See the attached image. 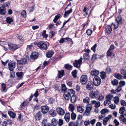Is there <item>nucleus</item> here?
<instances>
[{"label": "nucleus", "instance_id": "26", "mask_svg": "<svg viewBox=\"0 0 126 126\" xmlns=\"http://www.w3.org/2000/svg\"><path fill=\"white\" fill-rule=\"evenodd\" d=\"M115 20L116 23H118L119 24H121L122 23V18L120 16L117 17L115 19Z\"/></svg>", "mask_w": 126, "mask_h": 126}, {"label": "nucleus", "instance_id": "61", "mask_svg": "<svg viewBox=\"0 0 126 126\" xmlns=\"http://www.w3.org/2000/svg\"><path fill=\"white\" fill-rule=\"evenodd\" d=\"M77 73V70H74L72 72V75L74 78H75L76 77Z\"/></svg>", "mask_w": 126, "mask_h": 126}, {"label": "nucleus", "instance_id": "37", "mask_svg": "<svg viewBox=\"0 0 126 126\" xmlns=\"http://www.w3.org/2000/svg\"><path fill=\"white\" fill-rule=\"evenodd\" d=\"M61 16L60 14H58L57 15L55 16L53 21L55 23L60 18Z\"/></svg>", "mask_w": 126, "mask_h": 126}, {"label": "nucleus", "instance_id": "32", "mask_svg": "<svg viewBox=\"0 0 126 126\" xmlns=\"http://www.w3.org/2000/svg\"><path fill=\"white\" fill-rule=\"evenodd\" d=\"M8 113L10 116L13 118L15 117L16 114L12 111H8Z\"/></svg>", "mask_w": 126, "mask_h": 126}, {"label": "nucleus", "instance_id": "10", "mask_svg": "<svg viewBox=\"0 0 126 126\" xmlns=\"http://www.w3.org/2000/svg\"><path fill=\"white\" fill-rule=\"evenodd\" d=\"M89 10H87L86 7H84V8L83 10V12L84 13V15L86 17H88L90 15V14L91 11H89Z\"/></svg>", "mask_w": 126, "mask_h": 126}, {"label": "nucleus", "instance_id": "48", "mask_svg": "<svg viewBox=\"0 0 126 126\" xmlns=\"http://www.w3.org/2000/svg\"><path fill=\"white\" fill-rule=\"evenodd\" d=\"M28 102L27 101H24L23 103H22L21 105V106L22 108L26 106L28 104Z\"/></svg>", "mask_w": 126, "mask_h": 126}, {"label": "nucleus", "instance_id": "31", "mask_svg": "<svg viewBox=\"0 0 126 126\" xmlns=\"http://www.w3.org/2000/svg\"><path fill=\"white\" fill-rule=\"evenodd\" d=\"M83 57L84 59L89 60L90 59L89 54L87 53H84L83 54Z\"/></svg>", "mask_w": 126, "mask_h": 126}, {"label": "nucleus", "instance_id": "7", "mask_svg": "<svg viewBox=\"0 0 126 126\" xmlns=\"http://www.w3.org/2000/svg\"><path fill=\"white\" fill-rule=\"evenodd\" d=\"M16 65V62L14 61L9 62L8 63L9 69L10 71H12Z\"/></svg>", "mask_w": 126, "mask_h": 126}, {"label": "nucleus", "instance_id": "1", "mask_svg": "<svg viewBox=\"0 0 126 126\" xmlns=\"http://www.w3.org/2000/svg\"><path fill=\"white\" fill-rule=\"evenodd\" d=\"M75 94V92L72 89H69L67 92L63 94V97L66 100H68L71 97V95Z\"/></svg>", "mask_w": 126, "mask_h": 126}, {"label": "nucleus", "instance_id": "53", "mask_svg": "<svg viewBox=\"0 0 126 126\" xmlns=\"http://www.w3.org/2000/svg\"><path fill=\"white\" fill-rule=\"evenodd\" d=\"M1 90L2 91V92H4L5 91V89L6 85L4 83H2L1 85Z\"/></svg>", "mask_w": 126, "mask_h": 126}, {"label": "nucleus", "instance_id": "19", "mask_svg": "<svg viewBox=\"0 0 126 126\" xmlns=\"http://www.w3.org/2000/svg\"><path fill=\"white\" fill-rule=\"evenodd\" d=\"M18 63L20 64H25L27 62L26 59L25 58H22L20 60H17Z\"/></svg>", "mask_w": 126, "mask_h": 126}, {"label": "nucleus", "instance_id": "3", "mask_svg": "<svg viewBox=\"0 0 126 126\" xmlns=\"http://www.w3.org/2000/svg\"><path fill=\"white\" fill-rule=\"evenodd\" d=\"M82 57H81L78 60H75V62L73 63L74 66L77 68L79 67L82 63Z\"/></svg>", "mask_w": 126, "mask_h": 126}, {"label": "nucleus", "instance_id": "62", "mask_svg": "<svg viewBox=\"0 0 126 126\" xmlns=\"http://www.w3.org/2000/svg\"><path fill=\"white\" fill-rule=\"evenodd\" d=\"M114 48V46L113 44H112L110 46V48L109 49V50H111L113 51Z\"/></svg>", "mask_w": 126, "mask_h": 126}, {"label": "nucleus", "instance_id": "40", "mask_svg": "<svg viewBox=\"0 0 126 126\" xmlns=\"http://www.w3.org/2000/svg\"><path fill=\"white\" fill-rule=\"evenodd\" d=\"M53 54V52L50 51L48 52L47 54V57L50 58L51 57Z\"/></svg>", "mask_w": 126, "mask_h": 126}, {"label": "nucleus", "instance_id": "21", "mask_svg": "<svg viewBox=\"0 0 126 126\" xmlns=\"http://www.w3.org/2000/svg\"><path fill=\"white\" fill-rule=\"evenodd\" d=\"M112 29L111 27L110 26H107L105 28V31L108 33H110L112 31Z\"/></svg>", "mask_w": 126, "mask_h": 126}, {"label": "nucleus", "instance_id": "28", "mask_svg": "<svg viewBox=\"0 0 126 126\" xmlns=\"http://www.w3.org/2000/svg\"><path fill=\"white\" fill-rule=\"evenodd\" d=\"M113 76L116 79L119 80L121 79H122V75L119 74H114Z\"/></svg>", "mask_w": 126, "mask_h": 126}, {"label": "nucleus", "instance_id": "4", "mask_svg": "<svg viewBox=\"0 0 126 126\" xmlns=\"http://www.w3.org/2000/svg\"><path fill=\"white\" fill-rule=\"evenodd\" d=\"M93 82V84L95 86H98L101 83V79L99 77H95L94 78Z\"/></svg>", "mask_w": 126, "mask_h": 126}, {"label": "nucleus", "instance_id": "18", "mask_svg": "<svg viewBox=\"0 0 126 126\" xmlns=\"http://www.w3.org/2000/svg\"><path fill=\"white\" fill-rule=\"evenodd\" d=\"M5 8L3 6L0 7V14L4 15L5 13Z\"/></svg>", "mask_w": 126, "mask_h": 126}, {"label": "nucleus", "instance_id": "43", "mask_svg": "<svg viewBox=\"0 0 126 126\" xmlns=\"http://www.w3.org/2000/svg\"><path fill=\"white\" fill-rule=\"evenodd\" d=\"M65 67L66 69L70 70L72 68V66L68 64H66L65 65Z\"/></svg>", "mask_w": 126, "mask_h": 126}, {"label": "nucleus", "instance_id": "11", "mask_svg": "<svg viewBox=\"0 0 126 126\" xmlns=\"http://www.w3.org/2000/svg\"><path fill=\"white\" fill-rule=\"evenodd\" d=\"M56 110L58 113L60 115H63L65 113L64 110L60 107L57 108H56Z\"/></svg>", "mask_w": 126, "mask_h": 126}, {"label": "nucleus", "instance_id": "8", "mask_svg": "<svg viewBox=\"0 0 126 126\" xmlns=\"http://www.w3.org/2000/svg\"><path fill=\"white\" fill-rule=\"evenodd\" d=\"M99 92L98 90L91 91L89 94L90 96L92 98H95L98 94Z\"/></svg>", "mask_w": 126, "mask_h": 126}, {"label": "nucleus", "instance_id": "45", "mask_svg": "<svg viewBox=\"0 0 126 126\" xmlns=\"http://www.w3.org/2000/svg\"><path fill=\"white\" fill-rule=\"evenodd\" d=\"M21 16L25 18L27 16L26 11L25 10H23L21 14Z\"/></svg>", "mask_w": 126, "mask_h": 126}, {"label": "nucleus", "instance_id": "39", "mask_svg": "<svg viewBox=\"0 0 126 126\" xmlns=\"http://www.w3.org/2000/svg\"><path fill=\"white\" fill-rule=\"evenodd\" d=\"M104 98V96L103 95L100 94L99 95L98 97H97L96 99H97V100L101 101Z\"/></svg>", "mask_w": 126, "mask_h": 126}, {"label": "nucleus", "instance_id": "55", "mask_svg": "<svg viewBox=\"0 0 126 126\" xmlns=\"http://www.w3.org/2000/svg\"><path fill=\"white\" fill-rule=\"evenodd\" d=\"M109 120H108L107 117H105L103 120V124L104 125H106L107 124V122Z\"/></svg>", "mask_w": 126, "mask_h": 126}, {"label": "nucleus", "instance_id": "15", "mask_svg": "<svg viewBox=\"0 0 126 126\" xmlns=\"http://www.w3.org/2000/svg\"><path fill=\"white\" fill-rule=\"evenodd\" d=\"M99 71L96 69H94L92 70L91 72V75L93 76H96L99 74Z\"/></svg>", "mask_w": 126, "mask_h": 126}, {"label": "nucleus", "instance_id": "5", "mask_svg": "<svg viewBox=\"0 0 126 126\" xmlns=\"http://www.w3.org/2000/svg\"><path fill=\"white\" fill-rule=\"evenodd\" d=\"M8 45L9 49L12 51L15 50L18 48V45L11 43H8Z\"/></svg>", "mask_w": 126, "mask_h": 126}, {"label": "nucleus", "instance_id": "25", "mask_svg": "<svg viewBox=\"0 0 126 126\" xmlns=\"http://www.w3.org/2000/svg\"><path fill=\"white\" fill-rule=\"evenodd\" d=\"M112 51L108 50L107 52V55L109 56L113 57L114 56L115 54L114 53H112Z\"/></svg>", "mask_w": 126, "mask_h": 126}, {"label": "nucleus", "instance_id": "49", "mask_svg": "<svg viewBox=\"0 0 126 126\" xmlns=\"http://www.w3.org/2000/svg\"><path fill=\"white\" fill-rule=\"evenodd\" d=\"M125 108L124 107H122L120 109L119 113L120 114H123L125 111Z\"/></svg>", "mask_w": 126, "mask_h": 126}, {"label": "nucleus", "instance_id": "9", "mask_svg": "<svg viewBox=\"0 0 126 126\" xmlns=\"http://www.w3.org/2000/svg\"><path fill=\"white\" fill-rule=\"evenodd\" d=\"M87 80V77L86 75H82L80 78V82L81 84H85L86 83Z\"/></svg>", "mask_w": 126, "mask_h": 126}, {"label": "nucleus", "instance_id": "44", "mask_svg": "<svg viewBox=\"0 0 126 126\" xmlns=\"http://www.w3.org/2000/svg\"><path fill=\"white\" fill-rule=\"evenodd\" d=\"M113 97L112 95L109 94L106 96V99L111 101V99Z\"/></svg>", "mask_w": 126, "mask_h": 126}, {"label": "nucleus", "instance_id": "13", "mask_svg": "<svg viewBox=\"0 0 126 126\" xmlns=\"http://www.w3.org/2000/svg\"><path fill=\"white\" fill-rule=\"evenodd\" d=\"M77 109L78 112L80 113H82L84 110L85 108L83 106L79 105L77 106Z\"/></svg>", "mask_w": 126, "mask_h": 126}, {"label": "nucleus", "instance_id": "38", "mask_svg": "<svg viewBox=\"0 0 126 126\" xmlns=\"http://www.w3.org/2000/svg\"><path fill=\"white\" fill-rule=\"evenodd\" d=\"M90 101V98L87 97L83 99V101L84 103H89Z\"/></svg>", "mask_w": 126, "mask_h": 126}, {"label": "nucleus", "instance_id": "58", "mask_svg": "<svg viewBox=\"0 0 126 126\" xmlns=\"http://www.w3.org/2000/svg\"><path fill=\"white\" fill-rule=\"evenodd\" d=\"M92 32V30L90 29H88L86 31V33L88 35H91Z\"/></svg>", "mask_w": 126, "mask_h": 126}, {"label": "nucleus", "instance_id": "27", "mask_svg": "<svg viewBox=\"0 0 126 126\" xmlns=\"http://www.w3.org/2000/svg\"><path fill=\"white\" fill-rule=\"evenodd\" d=\"M49 113L50 115L53 117L56 116V113L55 110L53 109L50 110L49 112Z\"/></svg>", "mask_w": 126, "mask_h": 126}, {"label": "nucleus", "instance_id": "35", "mask_svg": "<svg viewBox=\"0 0 126 126\" xmlns=\"http://www.w3.org/2000/svg\"><path fill=\"white\" fill-rule=\"evenodd\" d=\"M6 21L7 23L10 24L13 21V20L11 17H8L6 18Z\"/></svg>", "mask_w": 126, "mask_h": 126}, {"label": "nucleus", "instance_id": "24", "mask_svg": "<svg viewBox=\"0 0 126 126\" xmlns=\"http://www.w3.org/2000/svg\"><path fill=\"white\" fill-rule=\"evenodd\" d=\"M41 116V114L40 111H38L36 114L35 118L37 120H39L40 119Z\"/></svg>", "mask_w": 126, "mask_h": 126}, {"label": "nucleus", "instance_id": "56", "mask_svg": "<svg viewBox=\"0 0 126 126\" xmlns=\"http://www.w3.org/2000/svg\"><path fill=\"white\" fill-rule=\"evenodd\" d=\"M96 59V55L95 54H93L91 58V60L93 62Z\"/></svg>", "mask_w": 126, "mask_h": 126}, {"label": "nucleus", "instance_id": "36", "mask_svg": "<svg viewBox=\"0 0 126 126\" xmlns=\"http://www.w3.org/2000/svg\"><path fill=\"white\" fill-rule=\"evenodd\" d=\"M114 101V103L117 104L119 102V98L118 96H115L113 98Z\"/></svg>", "mask_w": 126, "mask_h": 126}, {"label": "nucleus", "instance_id": "63", "mask_svg": "<svg viewBox=\"0 0 126 126\" xmlns=\"http://www.w3.org/2000/svg\"><path fill=\"white\" fill-rule=\"evenodd\" d=\"M97 45L96 44H95L93 47H91V49L93 50L94 52L95 51V49Z\"/></svg>", "mask_w": 126, "mask_h": 126}, {"label": "nucleus", "instance_id": "52", "mask_svg": "<svg viewBox=\"0 0 126 126\" xmlns=\"http://www.w3.org/2000/svg\"><path fill=\"white\" fill-rule=\"evenodd\" d=\"M118 80L116 79H114L111 81V83L114 85H117L118 84Z\"/></svg>", "mask_w": 126, "mask_h": 126}, {"label": "nucleus", "instance_id": "12", "mask_svg": "<svg viewBox=\"0 0 126 126\" xmlns=\"http://www.w3.org/2000/svg\"><path fill=\"white\" fill-rule=\"evenodd\" d=\"M41 110L42 113L46 114L48 111L49 108L47 106H43L41 107Z\"/></svg>", "mask_w": 126, "mask_h": 126}, {"label": "nucleus", "instance_id": "51", "mask_svg": "<svg viewBox=\"0 0 126 126\" xmlns=\"http://www.w3.org/2000/svg\"><path fill=\"white\" fill-rule=\"evenodd\" d=\"M120 86L122 87L124 86L125 84V82L124 81H120L119 83Z\"/></svg>", "mask_w": 126, "mask_h": 126}, {"label": "nucleus", "instance_id": "60", "mask_svg": "<svg viewBox=\"0 0 126 126\" xmlns=\"http://www.w3.org/2000/svg\"><path fill=\"white\" fill-rule=\"evenodd\" d=\"M63 124V121L61 119H59L58 121V125L59 126H61Z\"/></svg>", "mask_w": 126, "mask_h": 126}, {"label": "nucleus", "instance_id": "59", "mask_svg": "<svg viewBox=\"0 0 126 126\" xmlns=\"http://www.w3.org/2000/svg\"><path fill=\"white\" fill-rule=\"evenodd\" d=\"M55 32H54L51 31L50 32L49 35V37L50 38H51L52 37L54 36L55 34Z\"/></svg>", "mask_w": 126, "mask_h": 126}, {"label": "nucleus", "instance_id": "30", "mask_svg": "<svg viewBox=\"0 0 126 126\" xmlns=\"http://www.w3.org/2000/svg\"><path fill=\"white\" fill-rule=\"evenodd\" d=\"M64 71L63 70H61V71H58V78H61L64 75Z\"/></svg>", "mask_w": 126, "mask_h": 126}, {"label": "nucleus", "instance_id": "33", "mask_svg": "<svg viewBox=\"0 0 126 126\" xmlns=\"http://www.w3.org/2000/svg\"><path fill=\"white\" fill-rule=\"evenodd\" d=\"M17 77L19 79H21L22 77V72H18L16 73Z\"/></svg>", "mask_w": 126, "mask_h": 126}, {"label": "nucleus", "instance_id": "46", "mask_svg": "<svg viewBox=\"0 0 126 126\" xmlns=\"http://www.w3.org/2000/svg\"><path fill=\"white\" fill-rule=\"evenodd\" d=\"M111 101L109 100L106 99V100L104 102V105L105 106H108L111 103Z\"/></svg>", "mask_w": 126, "mask_h": 126}, {"label": "nucleus", "instance_id": "29", "mask_svg": "<svg viewBox=\"0 0 126 126\" xmlns=\"http://www.w3.org/2000/svg\"><path fill=\"white\" fill-rule=\"evenodd\" d=\"M51 122L52 125L54 126H56L58 122L55 119L53 118L51 120Z\"/></svg>", "mask_w": 126, "mask_h": 126}, {"label": "nucleus", "instance_id": "54", "mask_svg": "<svg viewBox=\"0 0 126 126\" xmlns=\"http://www.w3.org/2000/svg\"><path fill=\"white\" fill-rule=\"evenodd\" d=\"M76 114L72 112L71 114V118L73 120H75L76 118Z\"/></svg>", "mask_w": 126, "mask_h": 126}, {"label": "nucleus", "instance_id": "57", "mask_svg": "<svg viewBox=\"0 0 126 126\" xmlns=\"http://www.w3.org/2000/svg\"><path fill=\"white\" fill-rule=\"evenodd\" d=\"M120 103L121 105L123 106L126 105V102L123 100H121L120 101Z\"/></svg>", "mask_w": 126, "mask_h": 126}, {"label": "nucleus", "instance_id": "22", "mask_svg": "<svg viewBox=\"0 0 126 126\" xmlns=\"http://www.w3.org/2000/svg\"><path fill=\"white\" fill-rule=\"evenodd\" d=\"M119 120L126 124V118L124 117V115L122 114L121 115L119 118Z\"/></svg>", "mask_w": 126, "mask_h": 126}, {"label": "nucleus", "instance_id": "42", "mask_svg": "<svg viewBox=\"0 0 126 126\" xmlns=\"http://www.w3.org/2000/svg\"><path fill=\"white\" fill-rule=\"evenodd\" d=\"M109 112V111L107 109H104L102 110L101 111V114L105 115V114Z\"/></svg>", "mask_w": 126, "mask_h": 126}, {"label": "nucleus", "instance_id": "17", "mask_svg": "<svg viewBox=\"0 0 126 126\" xmlns=\"http://www.w3.org/2000/svg\"><path fill=\"white\" fill-rule=\"evenodd\" d=\"M70 113L69 112L66 113L64 118L67 122H69L70 119Z\"/></svg>", "mask_w": 126, "mask_h": 126}, {"label": "nucleus", "instance_id": "16", "mask_svg": "<svg viewBox=\"0 0 126 126\" xmlns=\"http://www.w3.org/2000/svg\"><path fill=\"white\" fill-rule=\"evenodd\" d=\"M87 89L88 90H91L93 88V85L91 82H89L86 86Z\"/></svg>", "mask_w": 126, "mask_h": 126}, {"label": "nucleus", "instance_id": "47", "mask_svg": "<svg viewBox=\"0 0 126 126\" xmlns=\"http://www.w3.org/2000/svg\"><path fill=\"white\" fill-rule=\"evenodd\" d=\"M100 75L101 78L102 79H104L106 77L105 73L104 72H100Z\"/></svg>", "mask_w": 126, "mask_h": 126}, {"label": "nucleus", "instance_id": "50", "mask_svg": "<svg viewBox=\"0 0 126 126\" xmlns=\"http://www.w3.org/2000/svg\"><path fill=\"white\" fill-rule=\"evenodd\" d=\"M46 31L44 30L42 34V36L44 38H46L48 37V35L46 33Z\"/></svg>", "mask_w": 126, "mask_h": 126}, {"label": "nucleus", "instance_id": "34", "mask_svg": "<svg viewBox=\"0 0 126 126\" xmlns=\"http://www.w3.org/2000/svg\"><path fill=\"white\" fill-rule=\"evenodd\" d=\"M61 89L62 91L64 93L67 92V88L64 84H63L62 85Z\"/></svg>", "mask_w": 126, "mask_h": 126}, {"label": "nucleus", "instance_id": "6", "mask_svg": "<svg viewBox=\"0 0 126 126\" xmlns=\"http://www.w3.org/2000/svg\"><path fill=\"white\" fill-rule=\"evenodd\" d=\"M92 108V105L91 104H89L87 105L86 107V109L85 111V113L86 115L89 116L90 115V113Z\"/></svg>", "mask_w": 126, "mask_h": 126}, {"label": "nucleus", "instance_id": "41", "mask_svg": "<svg viewBox=\"0 0 126 126\" xmlns=\"http://www.w3.org/2000/svg\"><path fill=\"white\" fill-rule=\"evenodd\" d=\"M69 110L73 112V111L75 109V107L74 105L71 104L69 105Z\"/></svg>", "mask_w": 126, "mask_h": 126}, {"label": "nucleus", "instance_id": "2", "mask_svg": "<svg viewBox=\"0 0 126 126\" xmlns=\"http://www.w3.org/2000/svg\"><path fill=\"white\" fill-rule=\"evenodd\" d=\"M37 45L41 49L46 50L47 49V45L46 43L45 42H39L37 44Z\"/></svg>", "mask_w": 126, "mask_h": 126}, {"label": "nucleus", "instance_id": "64", "mask_svg": "<svg viewBox=\"0 0 126 126\" xmlns=\"http://www.w3.org/2000/svg\"><path fill=\"white\" fill-rule=\"evenodd\" d=\"M16 37L20 40L23 41V38L20 35L17 34L16 35Z\"/></svg>", "mask_w": 126, "mask_h": 126}, {"label": "nucleus", "instance_id": "20", "mask_svg": "<svg viewBox=\"0 0 126 126\" xmlns=\"http://www.w3.org/2000/svg\"><path fill=\"white\" fill-rule=\"evenodd\" d=\"M72 12V9H70L69 10L65 11L64 15V17H66L69 16Z\"/></svg>", "mask_w": 126, "mask_h": 126}, {"label": "nucleus", "instance_id": "23", "mask_svg": "<svg viewBox=\"0 0 126 126\" xmlns=\"http://www.w3.org/2000/svg\"><path fill=\"white\" fill-rule=\"evenodd\" d=\"M74 94L72 95L71 98V102L73 103H75L76 101L77 96Z\"/></svg>", "mask_w": 126, "mask_h": 126}, {"label": "nucleus", "instance_id": "14", "mask_svg": "<svg viewBox=\"0 0 126 126\" xmlns=\"http://www.w3.org/2000/svg\"><path fill=\"white\" fill-rule=\"evenodd\" d=\"M38 55V53L37 52H33L31 54L30 57L32 59H35L37 58Z\"/></svg>", "mask_w": 126, "mask_h": 126}]
</instances>
